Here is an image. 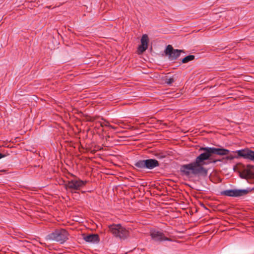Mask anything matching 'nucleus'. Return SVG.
Listing matches in <instances>:
<instances>
[{"mask_svg":"<svg viewBox=\"0 0 254 254\" xmlns=\"http://www.w3.org/2000/svg\"><path fill=\"white\" fill-rule=\"evenodd\" d=\"M199 150L203 152L196 158L194 161L181 167V172L187 176L197 175L206 176L207 170L203 166L221 161V159H216L214 155H226L230 152L226 149L208 147H201Z\"/></svg>","mask_w":254,"mask_h":254,"instance_id":"nucleus-1","label":"nucleus"},{"mask_svg":"<svg viewBox=\"0 0 254 254\" xmlns=\"http://www.w3.org/2000/svg\"><path fill=\"white\" fill-rule=\"evenodd\" d=\"M68 233L65 229H60L55 230L53 232L48 235L46 239L63 244L68 239Z\"/></svg>","mask_w":254,"mask_h":254,"instance_id":"nucleus-2","label":"nucleus"},{"mask_svg":"<svg viewBox=\"0 0 254 254\" xmlns=\"http://www.w3.org/2000/svg\"><path fill=\"white\" fill-rule=\"evenodd\" d=\"M109 231L114 236L125 239L128 236V231L121 224H113L108 226Z\"/></svg>","mask_w":254,"mask_h":254,"instance_id":"nucleus-3","label":"nucleus"},{"mask_svg":"<svg viewBox=\"0 0 254 254\" xmlns=\"http://www.w3.org/2000/svg\"><path fill=\"white\" fill-rule=\"evenodd\" d=\"M134 165L137 168L141 169H152L159 166V164L157 160L149 159L147 160H139L134 164Z\"/></svg>","mask_w":254,"mask_h":254,"instance_id":"nucleus-4","label":"nucleus"},{"mask_svg":"<svg viewBox=\"0 0 254 254\" xmlns=\"http://www.w3.org/2000/svg\"><path fill=\"white\" fill-rule=\"evenodd\" d=\"M164 52L165 55L168 57V59L170 61L176 60L180 57L181 53H184V51L183 50L174 49L173 47L170 45L167 46Z\"/></svg>","mask_w":254,"mask_h":254,"instance_id":"nucleus-5","label":"nucleus"},{"mask_svg":"<svg viewBox=\"0 0 254 254\" xmlns=\"http://www.w3.org/2000/svg\"><path fill=\"white\" fill-rule=\"evenodd\" d=\"M86 182H84L80 179L71 180L68 181L65 184L66 188L72 190H79L85 185Z\"/></svg>","mask_w":254,"mask_h":254,"instance_id":"nucleus-6","label":"nucleus"},{"mask_svg":"<svg viewBox=\"0 0 254 254\" xmlns=\"http://www.w3.org/2000/svg\"><path fill=\"white\" fill-rule=\"evenodd\" d=\"M248 193L247 190H228L221 192V194L228 196L239 197L246 195Z\"/></svg>","mask_w":254,"mask_h":254,"instance_id":"nucleus-7","label":"nucleus"},{"mask_svg":"<svg viewBox=\"0 0 254 254\" xmlns=\"http://www.w3.org/2000/svg\"><path fill=\"white\" fill-rule=\"evenodd\" d=\"M150 236L152 240L156 242H162L163 241H172V240L170 238L166 237L163 233L156 230L151 231Z\"/></svg>","mask_w":254,"mask_h":254,"instance_id":"nucleus-8","label":"nucleus"},{"mask_svg":"<svg viewBox=\"0 0 254 254\" xmlns=\"http://www.w3.org/2000/svg\"><path fill=\"white\" fill-rule=\"evenodd\" d=\"M236 153L238 154L239 157L254 161V151L247 148L237 150Z\"/></svg>","mask_w":254,"mask_h":254,"instance_id":"nucleus-9","label":"nucleus"},{"mask_svg":"<svg viewBox=\"0 0 254 254\" xmlns=\"http://www.w3.org/2000/svg\"><path fill=\"white\" fill-rule=\"evenodd\" d=\"M240 175L244 179L254 177V166L248 165L240 172Z\"/></svg>","mask_w":254,"mask_h":254,"instance_id":"nucleus-10","label":"nucleus"},{"mask_svg":"<svg viewBox=\"0 0 254 254\" xmlns=\"http://www.w3.org/2000/svg\"><path fill=\"white\" fill-rule=\"evenodd\" d=\"M149 39L146 34H144L141 39V45L138 48L139 54L143 53L148 48Z\"/></svg>","mask_w":254,"mask_h":254,"instance_id":"nucleus-11","label":"nucleus"},{"mask_svg":"<svg viewBox=\"0 0 254 254\" xmlns=\"http://www.w3.org/2000/svg\"><path fill=\"white\" fill-rule=\"evenodd\" d=\"M84 240L87 242L97 243L99 241V236L97 234H91L86 236Z\"/></svg>","mask_w":254,"mask_h":254,"instance_id":"nucleus-12","label":"nucleus"},{"mask_svg":"<svg viewBox=\"0 0 254 254\" xmlns=\"http://www.w3.org/2000/svg\"><path fill=\"white\" fill-rule=\"evenodd\" d=\"M194 56L193 55H189L184 59H182V62L183 64L187 63L190 61H191L194 59Z\"/></svg>","mask_w":254,"mask_h":254,"instance_id":"nucleus-13","label":"nucleus"},{"mask_svg":"<svg viewBox=\"0 0 254 254\" xmlns=\"http://www.w3.org/2000/svg\"><path fill=\"white\" fill-rule=\"evenodd\" d=\"M174 81H175L173 77L169 78H166L165 80V82L166 83H167V84L170 85L172 83H173L174 82Z\"/></svg>","mask_w":254,"mask_h":254,"instance_id":"nucleus-14","label":"nucleus"},{"mask_svg":"<svg viewBox=\"0 0 254 254\" xmlns=\"http://www.w3.org/2000/svg\"><path fill=\"white\" fill-rule=\"evenodd\" d=\"M100 125L102 127H110V126L109 123L106 121H104L103 122H100Z\"/></svg>","mask_w":254,"mask_h":254,"instance_id":"nucleus-15","label":"nucleus"},{"mask_svg":"<svg viewBox=\"0 0 254 254\" xmlns=\"http://www.w3.org/2000/svg\"><path fill=\"white\" fill-rule=\"evenodd\" d=\"M116 124H118L119 125H121V124H124V123L122 121H119L116 123H115Z\"/></svg>","mask_w":254,"mask_h":254,"instance_id":"nucleus-16","label":"nucleus"},{"mask_svg":"<svg viewBox=\"0 0 254 254\" xmlns=\"http://www.w3.org/2000/svg\"><path fill=\"white\" fill-rule=\"evenodd\" d=\"M125 126H126V125L124 123V124H121V127H122V128H127L128 127H125Z\"/></svg>","mask_w":254,"mask_h":254,"instance_id":"nucleus-17","label":"nucleus"},{"mask_svg":"<svg viewBox=\"0 0 254 254\" xmlns=\"http://www.w3.org/2000/svg\"><path fill=\"white\" fill-rule=\"evenodd\" d=\"M110 127V128H113V129H116L117 128V127H114V126H111V125H110V127Z\"/></svg>","mask_w":254,"mask_h":254,"instance_id":"nucleus-18","label":"nucleus"},{"mask_svg":"<svg viewBox=\"0 0 254 254\" xmlns=\"http://www.w3.org/2000/svg\"><path fill=\"white\" fill-rule=\"evenodd\" d=\"M4 156H5V155H3V154H1V153H0V159H1V158H2L4 157Z\"/></svg>","mask_w":254,"mask_h":254,"instance_id":"nucleus-19","label":"nucleus"}]
</instances>
